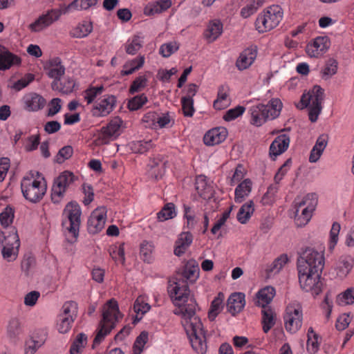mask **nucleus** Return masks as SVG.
<instances>
[{
  "label": "nucleus",
  "mask_w": 354,
  "mask_h": 354,
  "mask_svg": "<svg viewBox=\"0 0 354 354\" xmlns=\"http://www.w3.org/2000/svg\"><path fill=\"white\" fill-rule=\"evenodd\" d=\"M74 180V174L68 171H63L54 180L51 189V200L53 203L61 202L66 190Z\"/></svg>",
  "instance_id": "9"
},
{
  "label": "nucleus",
  "mask_w": 354,
  "mask_h": 354,
  "mask_svg": "<svg viewBox=\"0 0 354 354\" xmlns=\"http://www.w3.org/2000/svg\"><path fill=\"white\" fill-rule=\"evenodd\" d=\"M75 86V80L73 77H66L59 80L53 81L51 88L54 91H58L64 94H68L73 92Z\"/></svg>",
  "instance_id": "30"
},
{
  "label": "nucleus",
  "mask_w": 354,
  "mask_h": 354,
  "mask_svg": "<svg viewBox=\"0 0 354 354\" xmlns=\"http://www.w3.org/2000/svg\"><path fill=\"white\" fill-rule=\"evenodd\" d=\"M337 302L339 305L344 306L354 303V290L353 288H348L346 291L339 295L337 297Z\"/></svg>",
  "instance_id": "60"
},
{
  "label": "nucleus",
  "mask_w": 354,
  "mask_h": 354,
  "mask_svg": "<svg viewBox=\"0 0 354 354\" xmlns=\"http://www.w3.org/2000/svg\"><path fill=\"white\" fill-rule=\"evenodd\" d=\"M22 332L21 324L16 318L11 319L7 326V334L10 338L18 337Z\"/></svg>",
  "instance_id": "57"
},
{
  "label": "nucleus",
  "mask_w": 354,
  "mask_h": 354,
  "mask_svg": "<svg viewBox=\"0 0 354 354\" xmlns=\"http://www.w3.org/2000/svg\"><path fill=\"white\" fill-rule=\"evenodd\" d=\"M223 32V24L217 19L209 22L204 32V37L208 42H213L216 40Z\"/></svg>",
  "instance_id": "28"
},
{
  "label": "nucleus",
  "mask_w": 354,
  "mask_h": 354,
  "mask_svg": "<svg viewBox=\"0 0 354 354\" xmlns=\"http://www.w3.org/2000/svg\"><path fill=\"white\" fill-rule=\"evenodd\" d=\"M252 183L247 178L242 181L235 189L234 201L238 203H242L249 196L252 191Z\"/></svg>",
  "instance_id": "33"
},
{
  "label": "nucleus",
  "mask_w": 354,
  "mask_h": 354,
  "mask_svg": "<svg viewBox=\"0 0 354 354\" xmlns=\"http://www.w3.org/2000/svg\"><path fill=\"white\" fill-rule=\"evenodd\" d=\"M115 104V96L105 95L93 105L92 115L95 117H105L113 111Z\"/></svg>",
  "instance_id": "17"
},
{
  "label": "nucleus",
  "mask_w": 354,
  "mask_h": 354,
  "mask_svg": "<svg viewBox=\"0 0 354 354\" xmlns=\"http://www.w3.org/2000/svg\"><path fill=\"white\" fill-rule=\"evenodd\" d=\"M122 120L119 117L113 118L106 127H103L95 140L96 145H103L115 140L121 133Z\"/></svg>",
  "instance_id": "10"
},
{
  "label": "nucleus",
  "mask_w": 354,
  "mask_h": 354,
  "mask_svg": "<svg viewBox=\"0 0 354 354\" xmlns=\"http://www.w3.org/2000/svg\"><path fill=\"white\" fill-rule=\"evenodd\" d=\"M120 312L118 303L114 299H110L103 307L102 319L93 340V344H100L104 337L110 333L118 319Z\"/></svg>",
  "instance_id": "5"
},
{
  "label": "nucleus",
  "mask_w": 354,
  "mask_h": 354,
  "mask_svg": "<svg viewBox=\"0 0 354 354\" xmlns=\"http://www.w3.org/2000/svg\"><path fill=\"white\" fill-rule=\"evenodd\" d=\"M2 246L1 254L6 261L10 262L17 259L20 246L19 238L17 231L4 238V241H2Z\"/></svg>",
  "instance_id": "14"
},
{
  "label": "nucleus",
  "mask_w": 354,
  "mask_h": 354,
  "mask_svg": "<svg viewBox=\"0 0 354 354\" xmlns=\"http://www.w3.org/2000/svg\"><path fill=\"white\" fill-rule=\"evenodd\" d=\"M261 314L263 330L267 333L275 324L276 314L270 307L262 308Z\"/></svg>",
  "instance_id": "36"
},
{
  "label": "nucleus",
  "mask_w": 354,
  "mask_h": 354,
  "mask_svg": "<svg viewBox=\"0 0 354 354\" xmlns=\"http://www.w3.org/2000/svg\"><path fill=\"white\" fill-rule=\"evenodd\" d=\"M257 50L255 48H248L245 49L238 57L236 66L239 70L248 68L254 62L257 57Z\"/></svg>",
  "instance_id": "26"
},
{
  "label": "nucleus",
  "mask_w": 354,
  "mask_h": 354,
  "mask_svg": "<svg viewBox=\"0 0 354 354\" xmlns=\"http://www.w3.org/2000/svg\"><path fill=\"white\" fill-rule=\"evenodd\" d=\"M193 241V235L189 231L182 232L175 242L174 254L180 257L189 248Z\"/></svg>",
  "instance_id": "22"
},
{
  "label": "nucleus",
  "mask_w": 354,
  "mask_h": 354,
  "mask_svg": "<svg viewBox=\"0 0 354 354\" xmlns=\"http://www.w3.org/2000/svg\"><path fill=\"white\" fill-rule=\"evenodd\" d=\"M198 266L197 265H194V263H188L184 268L183 276L187 280L193 282L198 278Z\"/></svg>",
  "instance_id": "56"
},
{
  "label": "nucleus",
  "mask_w": 354,
  "mask_h": 354,
  "mask_svg": "<svg viewBox=\"0 0 354 354\" xmlns=\"http://www.w3.org/2000/svg\"><path fill=\"white\" fill-rule=\"evenodd\" d=\"M279 190V186L271 185L268 187L267 192L263 194L261 198V203L263 205H270L276 201L277 194Z\"/></svg>",
  "instance_id": "53"
},
{
  "label": "nucleus",
  "mask_w": 354,
  "mask_h": 354,
  "mask_svg": "<svg viewBox=\"0 0 354 354\" xmlns=\"http://www.w3.org/2000/svg\"><path fill=\"white\" fill-rule=\"evenodd\" d=\"M227 136V130L225 127L214 128L205 134L203 141L207 146H214L223 142Z\"/></svg>",
  "instance_id": "21"
},
{
  "label": "nucleus",
  "mask_w": 354,
  "mask_h": 354,
  "mask_svg": "<svg viewBox=\"0 0 354 354\" xmlns=\"http://www.w3.org/2000/svg\"><path fill=\"white\" fill-rule=\"evenodd\" d=\"M15 218V209L10 205H7L0 213V223L4 228L9 227Z\"/></svg>",
  "instance_id": "49"
},
{
  "label": "nucleus",
  "mask_w": 354,
  "mask_h": 354,
  "mask_svg": "<svg viewBox=\"0 0 354 354\" xmlns=\"http://www.w3.org/2000/svg\"><path fill=\"white\" fill-rule=\"evenodd\" d=\"M145 61V58L144 55H139L133 59L127 61L121 71L122 75H129L132 74L143 66Z\"/></svg>",
  "instance_id": "38"
},
{
  "label": "nucleus",
  "mask_w": 354,
  "mask_h": 354,
  "mask_svg": "<svg viewBox=\"0 0 354 354\" xmlns=\"http://www.w3.org/2000/svg\"><path fill=\"white\" fill-rule=\"evenodd\" d=\"M93 30V24L89 21H82L73 27L69 34L73 38H84L87 37Z\"/></svg>",
  "instance_id": "31"
},
{
  "label": "nucleus",
  "mask_w": 354,
  "mask_h": 354,
  "mask_svg": "<svg viewBox=\"0 0 354 354\" xmlns=\"http://www.w3.org/2000/svg\"><path fill=\"white\" fill-rule=\"evenodd\" d=\"M73 153V149L71 146H65L59 149L56 156V161L58 163H62L66 160L70 158Z\"/></svg>",
  "instance_id": "64"
},
{
  "label": "nucleus",
  "mask_w": 354,
  "mask_h": 354,
  "mask_svg": "<svg viewBox=\"0 0 354 354\" xmlns=\"http://www.w3.org/2000/svg\"><path fill=\"white\" fill-rule=\"evenodd\" d=\"M60 17V12L58 9L48 10L46 12L39 16L32 23L30 24L28 29L32 32H41L58 21Z\"/></svg>",
  "instance_id": "13"
},
{
  "label": "nucleus",
  "mask_w": 354,
  "mask_h": 354,
  "mask_svg": "<svg viewBox=\"0 0 354 354\" xmlns=\"http://www.w3.org/2000/svg\"><path fill=\"white\" fill-rule=\"evenodd\" d=\"M245 305V294L242 292H234L227 299V310L232 315L240 313Z\"/></svg>",
  "instance_id": "25"
},
{
  "label": "nucleus",
  "mask_w": 354,
  "mask_h": 354,
  "mask_svg": "<svg viewBox=\"0 0 354 354\" xmlns=\"http://www.w3.org/2000/svg\"><path fill=\"white\" fill-rule=\"evenodd\" d=\"M154 145L151 140L132 142L130 147L133 153H144L151 149Z\"/></svg>",
  "instance_id": "45"
},
{
  "label": "nucleus",
  "mask_w": 354,
  "mask_h": 354,
  "mask_svg": "<svg viewBox=\"0 0 354 354\" xmlns=\"http://www.w3.org/2000/svg\"><path fill=\"white\" fill-rule=\"evenodd\" d=\"M225 295L223 292H219L211 303L210 308L208 312V318L213 321L221 313L223 307V301Z\"/></svg>",
  "instance_id": "40"
},
{
  "label": "nucleus",
  "mask_w": 354,
  "mask_h": 354,
  "mask_svg": "<svg viewBox=\"0 0 354 354\" xmlns=\"http://www.w3.org/2000/svg\"><path fill=\"white\" fill-rule=\"evenodd\" d=\"M229 104L228 89L227 86H222L219 88L217 99L214 102V107L216 109L221 110Z\"/></svg>",
  "instance_id": "44"
},
{
  "label": "nucleus",
  "mask_w": 354,
  "mask_h": 354,
  "mask_svg": "<svg viewBox=\"0 0 354 354\" xmlns=\"http://www.w3.org/2000/svg\"><path fill=\"white\" fill-rule=\"evenodd\" d=\"M283 11L281 6L272 5L261 11L255 21V28L259 32H266L276 28L281 21Z\"/></svg>",
  "instance_id": "6"
},
{
  "label": "nucleus",
  "mask_w": 354,
  "mask_h": 354,
  "mask_svg": "<svg viewBox=\"0 0 354 354\" xmlns=\"http://www.w3.org/2000/svg\"><path fill=\"white\" fill-rule=\"evenodd\" d=\"M254 212V205L253 201L243 204L239 209L236 218L241 224H245L248 222Z\"/></svg>",
  "instance_id": "39"
},
{
  "label": "nucleus",
  "mask_w": 354,
  "mask_h": 354,
  "mask_svg": "<svg viewBox=\"0 0 354 354\" xmlns=\"http://www.w3.org/2000/svg\"><path fill=\"white\" fill-rule=\"evenodd\" d=\"M330 46V40L328 36H319L311 43V57H319L325 54Z\"/></svg>",
  "instance_id": "24"
},
{
  "label": "nucleus",
  "mask_w": 354,
  "mask_h": 354,
  "mask_svg": "<svg viewBox=\"0 0 354 354\" xmlns=\"http://www.w3.org/2000/svg\"><path fill=\"white\" fill-rule=\"evenodd\" d=\"M104 88L102 85L97 86H89L87 89H86L82 95L84 100L86 102L87 104H90L93 102L95 98L102 94L104 91Z\"/></svg>",
  "instance_id": "47"
},
{
  "label": "nucleus",
  "mask_w": 354,
  "mask_h": 354,
  "mask_svg": "<svg viewBox=\"0 0 354 354\" xmlns=\"http://www.w3.org/2000/svg\"><path fill=\"white\" fill-rule=\"evenodd\" d=\"M140 257L145 262L149 263L152 262L154 250V245L152 242L143 241L140 244Z\"/></svg>",
  "instance_id": "42"
},
{
  "label": "nucleus",
  "mask_w": 354,
  "mask_h": 354,
  "mask_svg": "<svg viewBox=\"0 0 354 354\" xmlns=\"http://www.w3.org/2000/svg\"><path fill=\"white\" fill-rule=\"evenodd\" d=\"M328 139L327 133H322L317 138L315 145L311 149V162H315L320 158L328 145Z\"/></svg>",
  "instance_id": "29"
},
{
  "label": "nucleus",
  "mask_w": 354,
  "mask_h": 354,
  "mask_svg": "<svg viewBox=\"0 0 354 354\" xmlns=\"http://www.w3.org/2000/svg\"><path fill=\"white\" fill-rule=\"evenodd\" d=\"M262 1L259 0H252L249 3L242 8L241 15L246 19L254 15L258 9L262 6Z\"/></svg>",
  "instance_id": "52"
},
{
  "label": "nucleus",
  "mask_w": 354,
  "mask_h": 354,
  "mask_svg": "<svg viewBox=\"0 0 354 354\" xmlns=\"http://www.w3.org/2000/svg\"><path fill=\"white\" fill-rule=\"evenodd\" d=\"M21 63L20 57L0 45V71H6L14 66H19Z\"/></svg>",
  "instance_id": "20"
},
{
  "label": "nucleus",
  "mask_w": 354,
  "mask_h": 354,
  "mask_svg": "<svg viewBox=\"0 0 354 354\" xmlns=\"http://www.w3.org/2000/svg\"><path fill=\"white\" fill-rule=\"evenodd\" d=\"M109 253L113 260L116 263H124V243L114 244L109 246Z\"/></svg>",
  "instance_id": "41"
},
{
  "label": "nucleus",
  "mask_w": 354,
  "mask_h": 354,
  "mask_svg": "<svg viewBox=\"0 0 354 354\" xmlns=\"http://www.w3.org/2000/svg\"><path fill=\"white\" fill-rule=\"evenodd\" d=\"M290 261L287 254H281L268 266L266 272L268 275L278 274L283 268Z\"/></svg>",
  "instance_id": "35"
},
{
  "label": "nucleus",
  "mask_w": 354,
  "mask_h": 354,
  "mask_svg": "<svg viewBox=\"0 0 354 354\" xmlns=\"http://www.w3.org/2000/svg\"><path fill=\"white\" fill-rule=\"evenodd\" d=\"M290 138L285 134L277 136L270 147V155L271 157H277L283 153L288 147Z\"/></svg>",
  "instance_id": "27"
},
{
  "label": "nucleus",
  "mask_w": 354,
  "mask_h": 354,
  "mask_svg": "<svg viewBox=\"0 0 354 354\" xmlns=\"http://www.w3.org/2000/svg\"><path fill=\"white\" fill-rule=\"evenodd\" d=\"M245 111V108L243 106H236L234 108L227 110L223 116L225 121H232L241 116Z\"/></svg>",
  "instance_id": "61"
},
{
  "label": "nucleus",
  "mask_w": 354,
  "mask_h": 354,
  "mask_svg": "<svg viewBox=\"0 0 354 354\" xmlns=\"http://www.w3.org/2000/svg\"><path fill=\"white\" fill-rule=\"evenodd\" d=\"M183 217L185 219L183 229L193 230L197 223V220L196 219L194 212L189 206L184 205Z\"/></svg>",
  "instance_id": "51"
},
{
  "label": "nucleus",
  "mask_w": 354,
  "mask_h": 354,
  "mask_svg": "<svg viewBox=\"0 0 354 354\" xmlns=\"http://www.w3.org/2000/svg\"><path fill=\"white\" fill-rule=\"evenodd\" d=\"M341 230V225L338 222H334L330 230L329 239L328 242V250L332 253L335 250L339 241V233Z\"/></svg>",
  "instance_id": "43"
},
{
  "label": "nucleus",
  "mask_w": 354,
  "mask_h": 354,
  "mask_svg": "<svg viewBox=\"0 0 354 354\" xmlns=\"http://www.w3.org/2000/svg\"><path fill=\"white\" fill-rule=\"evenodd\" d=\"M354 266V258L351 255L341 256L337 263L335 271L337 276L344 279L352 270Z\"/></svg>",
  "instance_id": "23"
},
{
  "label": "nucleus",
  "mask_w": 354,
  "mask_h": 354,
  "mask_svg": "<svg viewBox=\"0 0 354 354\" xmlns=\"http://www.w3.org/2000/svg\"><path fill=\"white\" fill-rule=\"evenodd\" d=\"M325 246L320 244L317 248L311 249V295H319L325 286L322 277L325 266Z\"/></svg>",
  "instance_id": "4"
},
{
  "label": "nucleus",
  "mask_w": 354,
  "mask_h": 354,
  "mask_svg": "<svg viewBox=\"0 0 354 354\" xmlns=\"http://www.w3.org/2000/svg\"><path fill=\"white\" fill-rule=\"evenodd\" d=\"M324 98V90L318 85L314 86L311 89V123L318 120L323 109Z\"/></svg>",
  "instance_id": "16"
},
{
  "label": "nucleus",
  "mask_w": 354,
  "mask_h": 354,
  "mask_svg": "<svg viewBox=\"0 0 354 354\" xmlns=\"http://www.w3.org/2000/svg\"><path fill=\"white\" fill-rule=\"evenodd\" d=\"M24 197L32 203L39 202L44 196L46 183L44 178L38 171H30L25 175L21 182Z\"/></svg>",
  "instance_id": "2"
},
{
  "label": "nucleus",
  "mask_w": 354,
  "mask_h": 354,
  "mask_svg": "<svg viewBox=\"0 0 354 354\" xmlns=\"http://www.w3.org/2000/svg\"><path fill=\"white\" fill-rule=\"evenodd\" d=\"M43 344L44 341L42 340H35L33 338H30L25 344V353L34 354Z\"/></svg>",
  "instance_id": "63"
},
{
  "label": "nucleus",
  "mask_w": 354,
  "mask_h": 354,
  "mask_svg": "<svg viewBox=\"0 0 354 354\" xmlns=\"http://www.w3.org/2000/svg\"><path fill=\"white\" fill-rule=\"evenodd\" d=\"M147 102V97L145 94L136 95L128 102V107L131 111H136L141 108Z\"/></svg>",
  "instance_id": "62"
},
{
  "label": "nucleus",
  "mask_w": 354,
  "mask_h": 354,
  "mask_svg": "<svg viewBox=\"0 0 354 354\" xmlns=\"http://www.w3.org/2000/svg\"><path fill=\"white\" fill-rule=\"evenodd\" d=\"M87 344V336L84 333H80L73 342L71 348V354H80Z\"/></svg>",
  "instance_id": "50"
},
{
  "label": "nucleus",
  "mask_w": 354,
  "mask_h": 354,
  "mask_svg": "<svg viewBox=\"0 0 354 354\" xmlns=\"http://www.w3.org/2000/svg\"><path fill=\"white\" fill-rule=\"evenodd\" d=\"M283 104L279 98H272L267 104H258L252 106L248 112L250 115V124L261 127L268 120L278 118Z\"/></svg>",
  "instance_id": "3"
},
{
  "label": "nucleus",
  "mask_w": 354,
  "mask_h": 354,
  "mask_svg": "<svg viewBox=\"0 0 354 354\" xmlns=\"http://www.w3.org/2000/svg\"><path fill=\"white\" fill-rule=\"evenodd\" d=\"M310 201L308 194L304 196H298L295 198L294 205V221L297 227H302L310 221Z\"/></svg>",
  "instance_id": "11"
},
{
  "label": "nucleus",
  "mask_w": 354,
  "mask_h": 354,
  "mask_svg": "<svg viewBox=\"0 0 354 354\" xmlns=\"http://www.w3.org/2000/svg\"><path fill=\"white\" fill-rule=\"evenodd\" d=\"M180 45L176 41H169L162 44L159 49V53L165 58L170 57L179 49Z\"/></svg>",
  "instance_id": "54"
},
{
  "label": "nucleus",
  "mask_w": 354,
  "mask_h": 354,
  "mask_svg": "<svg viewBox=\"0 0 354 354\" xmlns=\"http://www.w3.org/2000/svg\"><path fill=\"white\" fill-rule=\"evenodd\" d=\"M144 37L137 34L129 38L124 44L125 51L127 54L134 55L142 47Z\"/></svg>",
  "instance_id": "34"
},
{
  "label": "nucleus",
  "mask_w": 354,
  "mask_h": 354,
  "mask_svg": "<svg viewBox=\"0 0 354 354\" xmlns=\"http://www.w3.org/2000/svg\"><path fill=\"white\" fill-rule=\"evenodd\" d=\"M81 207L75 201L68 203L63 210L62 225L74 237H77L79 233L81 225Z\"/></svg>",
  "instance_id": "7"
},
{
  "label": "nucleus",
  "mask_w": 354,
  "mask_h": 354,
  "mask_svg": "<svg viewBox=\"0 0 354 354\" xmlns=\"http://www.w3.org/2000/svg\"><path fill=\"white\" fill-rule=\"evenodd\" d=\"M299 282L301 288L306 292L310 290V249L308 246L301 248L298 252L297 263Z\"/></svg>",
  "instance_id": "8"
},
{
  "label": "nucleus",
  "mask_w": 354,
  "mask_h": 354,
  "mask_svg": "<svg viewBox=\"0 0 354 354\" xmlns=\"http://www.w3.org/2000/svg\"><path fill=\"white\" fill-rule=\"evenodd\" d=\"M176 216V212L174 204L169 203L157 214V218L159 221L162 222L173 218Z\"/></svg>",
  "instance_id": "46"
},
{
  "label": "nucleus",
  "mask_w": 354,
  "mask_h": 354,
  "mask_svg": "<svg viewBox=\"0 0 354 354\" xmlns=\"http://www.w3.org/2000/svg\"><path fill=\"white\" fill-rule=\"evenodd\" d=\"M74 320L72 318H68L59 315L57 322V328L60 333H68L72 326Z\"/></svg>",
  "instance_id": "58"
},
{
  "label": "nucleus",
  "mask_w": 354,
  "mask_h": 354,
  "mask_svg": "<svg viewBox=\"0 0 354 354\" xmlns=\"http://www.w3.org/2000/svg\"><path fill=\"white\" fill-rule=\"evenodd\" d=\"M337 65L336 59L333 58L328 59L322 71V77L327 79L335 75L337 71Z\"/></svg>",
  "instance_id": "55"
},
{
  "label": "nucleus",
  "mask_w": 354,
  "mask_h": 354,
  "mask_svg": "<svg viewBox=\"0 0 354 354\" xmlns=\"http://www.w3.org/2000/svg\"><path fill=\"white\" fill-rule=\"evenodd\" d=\"M44 70L48 77L58 81L64 75L66 68L60 58L53 57L46 63Z\"/></svg>",
  "instance_id": "19"
},
{
  "label": "nucleus",
  "mask_w": 354,
  "mask_h": 354,
  "mask_svg": "<svg viewBox=\"0 0 354 354\" xmlns=\"http://www.w3.org/2000/svg\"><path fill=\"white\" fill-rule=\"evenodd\" d=\"M106 209L102 206L94 209L88 220V231L89 233L97 234L104 229L106 220Z\"/></svg>",
  "instance_id": "15"
},
{
  "label": "nucleus",
  "mask_w": 354,
  "mask_h": 354,
  "mask_svg": "<svg viewBox=\"0 0 354 354\" xmlns=\"http://www.w3.org/2000/svg\"><path fill=\"white\" fill-rule=\"evenodd\" d=\"M148 341V333L142 331L140 335L136 338L133 346V354H140L145 347V345Z\"/></svg>",
  "instance_id": "59"
},
{
  "label": "nucleus",
  "mask_w": 354,
  "mask_h": 354,
  "mask_svg": "<svg viewBox=\"0 0 354 354\" xmlns=\"http://www.w3.org/2000/svg\"><path fill=\"white\" fill-rule=\"evenodd\" d=\"M286 330L295 333L298 331L302 325L303 313L299 306H289L286 310L283 317Z\"/></svg>",
  "instance_id": "12"
},
{
  "label": "nucleus",
  "mask_w": 354,
  "mask_h": 354,
  "mask_svg": "<svg viewBox=\"0 0 354 354\" xmlns=\"http://www.w3.org/2000/svg\"><path fill=\"white\" fill-rule=\"evenodd\" d=\"M151 308V306L147 302L145 298L142 296H139L135 301L133 304V310L136 313V317L133 321L137 323L140 321L143 315L147 313Z\"/></svg>",
  "instance_id": "37"
},
{
  "label": "nucleus",
  "mask_w": 354,
  "mask_h": 354,
  "mask_svg": "<svg viewBox=\"0 0 354 354\" xmlns=\"http://www.w3.org/2000/svg\"><path fill=\"white\" fill-rule=\"evenodd\" d=\"M168 293L176 307L174 313L181 317L192 348L198 354H205L207 349L205 333L200 318L196 315L197 304L190 297L187 282L184 279L169 281Z\"/></svg>",
  "instance_id": "1"
},
{
  "label": "nucleus",
  "mask_w": 354,
  "mask_h": 354,
  "mask_svg": "<svg viewBox=\"0 0 354 354\" xmlns=\"http://www.w3.org/2000/svg\"><path fill=\"white\" fill-rule=\"evenodd\" d=\"M21 102L24 109L29 112L41 110L46 104V100L41 95L34 92L24 95Z\"/></svg>",
  "instance_id": "18"
},
{
  "label": "nucleus",
  "mask_w": 354,
  "mask_h": 354,
  "mask_svg": "<svg viewBox=\"0 0 354 354\" xmlns=\"http://www.w3.org/2000/svg\"><path fill=\"white\" fill-rule=\"evenodd\" d=\"M78 305L75 301H68L64 304L59 315L72 318L75 321L77 315Z\"/></svg>",
  "instance_id": "48"
},
{
  "label": "nucleus",
  "mask_w": 354,
  "mask_h": 354,
  "mask_svg": "<svg viewBox=\"0 0 354 354\" xmlns=\"http://www.w3.org/2000/svg\"><path fill=\"white\" fill-rule=\"evenodd\" d=\"M275 295V289L272 286H266L261 289L257 294V304L262 308L268 307Z\"/></svg>",
  "instance_id": "32"
}]
</instances>
